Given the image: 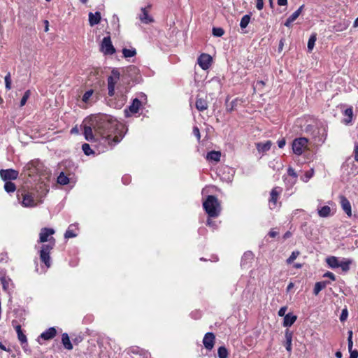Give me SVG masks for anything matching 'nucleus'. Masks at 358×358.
<instances>
[{"mask_svg":"<svg viewBox=\"0 0 358 358\" xmlns=\"http://www.w3.org/2000/svg\"><path fill=\"white\" fill-rule=\"evenodd\" d=\"M254 259V255L251 251L245 252L242 256L241 266L243 268H248L251 266V263Z\"/></svg>","mask_w":358,"mask_h":358,"instance_id":"nucleus-15","label":"nucleus"},{"mask_svg":"<svg viewBox=\"0 0 358 358\" xmlns=\"http://www.w3.org/2000/svg\"><path fill=\"white\" fill-rule=\"evenodd\" d=\"M286 310H287V307L286 306H282L280 308V310H278V315L280 317H285V315H286L287 314H285L286 313Z\"/></svg>","mask_w":358,"mask_h":358,"instance_id":"nucleus-61","label":"nucleus"},{"mask_svg":"<svg viewBox=\"0 0 358 358\" xmlns=\"http://www.w3.org/2000/svg\"><path fill=\"white\" fill-rule=\"evenodd\" d=\"M331 213V208L328 206H322L321 208L318 209V215L322 217H327L329 216Z\"/></svg>","mask_w":358,"mask_h":358,"instance_id":"nucleus-36","label":"nucleus"},{"mask_svg":"<svg viewBox=\"0 0 358 358\" xmlns=\"http://www.w3.org/2000/svg\"><path fill=\"white\" fill-rule=\"evenodd\" d=\"M57 334V330L55 327H50L43 331L39 336L45 341H48L53 338Z\"/></svg>","mask_w":358,"mask_h":358,"instance_id":"nucleus-23","label":"nucleus"},{"mask_svg":"<svg viewBox=\"0 0 358 358\" xmlns=\"http://www.w3.org/2000/svg\"><path fill=\"white\" fill-rule=\"evenodd\" d=\"M120 73L117 69H113L111 71V75L108 77V94L109 96H113L115 95V85L119 81Z\"/></svg>","mask_w":358,"mask_h":358,"instance_id":"nucleus-7","label":"nucleus"},{"mask_svg":"<svg viewBox=\"0 0 358 358\" xmlns=\"http://www.w3.org/2000/svg\"><path fill=\"white\" fill-rule=\"evenodd\" d=\"M203 207L209 217H217L220 214V203L215 196H208L203 203Z\"/></svg>","mask_w":358,"mask_h":358,"instance_id":"nucleus-4","label":"nucleus"},{"mask_svg":"<svg viewBox=\"0 0 358 358\" xmlns=\"http://www.w3.org/2000/svg\"><path fill=\"white\" fill-rule=\"evenodd\" d=\"M264 7V0H257L256 8L260 10Z\"/></svg>","mask_w":358,"mask_h":358,"instance_id":"nucleus-63","label":"nucleus"},{"mask_svg":"<svg viewBox=\"0 0 358 358\" xmlns=\"http://www.w3.org/2000/svg\"><path fill=\"white\" fill-rule=\"evenodd\" d=\"M354 155L355 161L358 162V143H355Z\"/></svg>","mask_w":358,"mask_h":358,"instance_id":"nucleus-62","label":"nucleus"},{"mask_svg":"<svg viewBox=\"0 0 358 358\" xmlns=\"http://www.w3.org/2000/svg\"><path fill=\"white\" fill-rule=\"evenodd\" d=\"M117 123L113 117L103 114L99 115L91 126H84L85 140L94 143L98 153H103L113 149L123 138L124 134L117 131Z\"/></svg>","mask_w":358,"mask_h":358,"instance_id":"nucleus-1","label":"nucleus"},{"mask_svg":"<svg viewBox=\"0 0 358 358\" xmlns=\"http://www.w3.org/2000/svg\"><path fill=\"white\" fill-rule=\"evenodd\" d=\"M237 99H235L232 100L227 106V110L229 112H231L234 110L235 107L237 106Z\"/></svg>","mask_w":358,"mask_h":358,"instance_id":"nucleus-52","label":"nucleus"},{"mask_svg":"<svg viewBox=\"0 0 358 358\" xmlns=\"http://www.w3.org/2000/svg\"><path fill=\"white\" fill-rule=\"evenodd\" d=\"M57 182L62 185H67L69 182V178L64 172H61L57 177Z\"/></svg>","mask_w":358,"mask_h":358,"instance_id":"nucleus-39","label":"nucleus"},{"mask_svg":"<svg viewBox=\"0 0 358 358\" xmlns=\"http://www.w3.org/2000/svg\"><path fill=\"white\" fill-rule=\"evenodd\" d=\"M94 94L93 90H89L84 93L82 97V101L85 103H89L90 98Z\"/></svg>","mask_w":358,"mask_h":358,"instance_id":"nucleus-44","label":"nucleus"},{"mask_svg":"<svg viewBox=\"0 0 358 358\" xmlns=\"http://www.w3.org/2000/svg\"><path fill=\"white\" fill-rule=\"evenodd\" d=\"M30 90H27L24 95L22 96V99H21V101H20V106H23L26 104L27 101V99L29 98L30 96Z\"/></svg>","mask_w":358,"mask_h":358,"instance_id":"nucleus-49","label":"nucleus"},{"mask_svg":"<svg viewBox=\"0 0 358 358\" xmlns=\"http://www.w3.org/2000/svg\"><path fill=\"white\" fill-rule=\"evenodd\" d=\"M55 234V230L51 228H43L41 230L39 234V243H45L48 242L50 238L52 237L51 236Z\"/></svg>","mask_w":358,"mask_h":358,"instance_id":"nucleus-14","label":"nucleus"},{"mask_svg":"<svg viewBox=\"0 0 358 358\" xmlns=\"http://www.w3.org/2000/svg\"><path fill=\"white\" fill-rule=\"evenodd\" d=\"M62 343L64 348L68 350H71L73 348L71 341H70V338L67 333H64L62 335Z\"/></svg>","mask_w":358,"mask_h":358,"instance_id":"nucleus-29","label":"nucleus"},{"mask_svg":"<svg viewBox=\"0 0 358 358\" xmlns=\"http://www.w3.org/2000/svg\"><path fill=\"white\" fill-rule=\"evenodd\" d=\"M350 24V22L348 20H342L339 22H337L334 26H333V30L336 32H341L346 30L349 25Z\"/></svg>","mask_w":358,"mask_h":358,"instance_id":"nucleus-19","label":"nucleus"},{"mask_svg":"<svg viewBox=\"0 0 358 358\" xmlns=\"http://www.w3.org/2000/svg\"><path fill=\"white\" fill-rule=\"evenodd\" d=\"M296 319L297 317L294 315L293 313H287L286 315H285L283 320V326L285 327H291L296 322Z\"/></svg>","mask_w":358,"mask_h":358,"instance_id":"nucleus-27","label":"nucleus"},{"mask_svg":"<svg viewBox=\"0 0 358 358\" xmlns=\"http://www.w3.org/2000/svg\"><path fill=\"white\" fill-rule=\"evenodd\" d=\"M224 31L221 27H213V34L216 37H221L224 35Z\"/></svg>","mask_w":358,"mask_h":358,"instance_id":"nucleus-47","label":"nucleus"},{"mask_svg":"<svg viewBox=\"0 0 358 358\" xmlns=\"http://www.w3.org/2000/svg\"><path fill=\"white\" fill-rule=\"evenodd\" d=\"M352 263V261L350 259H343L339 262V268L342 269L343 272H347L350 270V266Z\"/></svg>","mask_w":358,"mask_h":358,"instance_id":"nucleus-35","label":"nucleus"},{"mask_svg":"<svg viewBox=\"0 0 358 358\" xmlns=\"http://www.w3.org/2000/svg\"><path fill=\"white\" fill-rule=\"evenodd\" d=\"M196 108L199 111H203L208 108V102L206 99L202 98H196V103H195Z\"/></svg>","mask_w":358,"mask_h":358,"instance_id":"nucleus-30","label":"nucleus"},{"mask_svg":"<svg viewBox=\"0 0 358 358\" xmlns=\"http://www.w3.org/2000/svg\"><path fill=\"white\" fill-rule=\"evenodd\" d=\"M343 114L345 116L347 117V118H345L344 120V122L347 124H349L352 122V116H353V110H352V108L350 107V108H346L344 112H343Z\"/></svg>","mask_w":358,"mask_h":358,"instance_id":"nucleus-37","label":"nucleus"},{"mask_svg":"<svg viewBox=\"0 0 358 358\" xmlns=\"http://www.w3.org/2000/svg\"><path fill=\"white\" fill-rule=\"evenodd\" d=\"M329 284V281H320L317 282L313 289V294L317 295L323 289H324L327 285Z\"/></svg>","mask_w":358,"mask_h":358,"instance_id":"nucleus-32","label":"nucleus"},{"mask_svg":"<svg viewBox=\"0 0 358 358\" xmlns=\"http://www.w3.org/2000/svg\"><path fill=\"white\" fill-rule=\"evenodd\" d=\"M15 318L12 320V322H16L17 324L21 325L25 320V312L22 309H16L14 310Z\"/></svg>","mask_w":358,"mask_h":358,"instance_id":"nucleus-24","label":"nucleus"},{"mask_svg":"<svg viewBox=\"0 0 358 358\" xmlns=\"http://www.w3.org/2000/svg\"><path fill=\"white\" fill-rule=\"evenodd\" d=\"M22 200L20 202L25 208H32L36 206L34 196L29 192L22 193Z\"/></svg>","mask_w":358,"mask_h":358,"instance_id":"nucleus-12","label":"nucleus"},{"mask_svg":"<svg viewBox=\"0 0 358 358\" xmlns=\"http://www.w3.org/2000/svg\"><path fill=\"white\" fill-rule=\"evenodd\" d=\"M101 20V13L99 11L94 13L90 12L89 13V23L91 27L98 24Z\"/></svg>","mask_w":358,"mask_h":358,"instance_id":"nucleus-25","label":"nucleus"},{"mask_svg":"<svg viewBox=\"0 0 358 358\" xmlns=\"http://www.w3.org/2000/svg\"><path fill=\"white\" fill-rule=\"evenodd\" d=\"M5 86L6 90H10L11 88V78H10V73H8L7 75L5 76Z\"/></svg>","mask_w":358,"mask_h":358,"instance_id":"nucleus-50","label":"nucleus"},{"mask_svg":"<svg viewBox=\"0 0 358 358\" xmlns=\"http://www.w3.org/2000/svg\"><path fill=\"white\" fill-rule=\"evenodd\" d=\"M126 101V96L124 94H121L120 99L119 100V102L117 103V107L121 108Z\"/></svg>","mask_w":358,"mask_h":358,"instance_id":"nucleus-55","label":"nucleus"},{"mask_svg":"<svg viewBox=\"0 0 358 358\" xmlns=\"http://www.w3.org/2000/svg\"><path fill=\"white\" fill-rule=\"evenodd\" d=\"M348 308L345 307V308H343L342 310L341 314L340 315V321L341 322H345L348 319Z\"/></svg>","mask_w":358,"mask_h":358,"instance_id":"nucleus-51","label":"nucleus"},{"mask_svg":"<svg viewBox=\"0 0 358 358\" xmlns=\"http://www.w3.org/2000/svg\"><path fill=\"white\" fill-rule=\"evenodd\" d=\"M12 326L15 328L17 338L22 345H27V338L26 335H24L22 331L21 325L17 324L16 322H12Z\"/></svg>","mask_w":358,"mask_h":358,"instance_id":"nucleus-17","label":"nucleus"},{"mask_svg":"<svg viewBox=\"0 0 358 358\" xmlns=\"http://www.w3.org/2000/svg\"><path fill=\"white\" fill-rule=\"evenodd\" d=\"M77 230H78V228L76 224H70L64 234V238H71L76 237L78 235L76 233Z\"/></svg>","mask_w":358,"mask_h":358,"instance_id":"nucleus-28","label":"nucleus"},{"mask_svg":"<svg viewBox=\"0 0 358 358\" xmlns=\"http://www.w3.org/2000/svg\"><path fill=\"white\" fill-rule=\"evenodd\" d=\"M190 316L194 320H198L201 318V313L199 310L193 311L190 313Z\"/></svg>","mask_w":358,"mask_h":358,"instance_id":"nucleus-53","label":"nucleus"},{"mask_svg":"<svg viewBox=\"0 0 358 358\" xmlns=\"http://www.w3.org/2000/svg\"><path fill=\"white\" fill-rule=\"evenodd\" d=\"M326 262L328 264V266L331 268H339L340 260L336 257L331 256L327 257L326 259Z\"/></svg>","mask_w":358,"mask_h":358,"instance_id":"nucleus-31","label":"nucleus"},{"mask_svg":"<svg viewBox=\"0 0 358 358\" xmlns=\"http://www.w3.org/2000/svg\"><path fill=\"white\" fill-rule=\"evenodd\" d=\"M122 54L125 58L132 57L136 55V49H134V48H131V49L123 48Z\"/></svg>","mask_w":358,"mask_h":358,"instance_id":"nucleus-42","label":"nucleus"},{"mask_svg":"<svg viewBox=\"0 0 358 358\" xmlns=\"http://www.w3.org/2000/svg\"><path fill=\"white\" fill-rule=\"evenodd\" d=\"M207 225L212 227L214 229H217L218 227V224L216 223V222L213 221L210 218L207 220Z\"/></svg>","mask_w":358,"mask_h":358,"instance_id":"nucleus-56","label":"nucleus"},{"mask_svg":"<svg viewBox=\"0 0 358 358\" xmlns=\"http://www.w3.org/2000/svg\"><path fill=\"white\" fill-rule=\"evenodd\" d=\"M215 335L212 332H208L205 334L203 339V343L207 350H211L213 349L215 343Z\"/></svg>","mask_w":358,"mask_h":358,"instance_id":"nucleus-16","label":"nucleus"},{"mask_svg":"<svg viewBox=\"0 0 358 358\" xmlns=\"http://www.w3.org/2000/svg\"><path fill=\"white\" fill-rule=\"evenodd\" d=\"M299 254H300L299 252L297 250L293 251L292 252L291 255L287 259V263L288 264H292L297 258V257L299 255Z\"/></svg>","mask_w":358,"mask_h":358,"instance_id":"nucleus-48","label":"nucleus"},{"mask_svg":"<svg viewBox=\"0 0 358 358\" xmlns=\"http://www.w3.org/2000/svg\"><path fill=\"white\" fill-rule=\"evenodd\" d=\"M308 139L305 137H300L294 139L292 142V150L296 155H301L304 148L307 146Z\"/></svg>","mask_w":358,"mask_h":358,"instance_id":"nucleus-8","label":"nucleus"},{"mask_svg":"<svg viewBox=\"0 0 358 358\" xmlns=\"http://www.w3.org/2000/svg\"><path fill=\"white\" fill-rule=\"evenodd\" d=\"M18 176L19 172L13 169L0 170V177L4 182L16 180Z\"/></svg>","mask_w":358,"mask_h":358,"instance_id":"nucleus-9","label":"nucleus"},{"mask_svg":"<svg viewBox=\"0 0 358 358\" xmlns=\"http://www.w3.org/2000/svg\"><path fill=\"white\" fill-rule=\"evenodd\" d=\"M314 175V169H310V170L305 172L304 175L301 177V180L304 182H307Z\"/></svg>","mask_w":358,"mask_h":358,"instance_id":"nucleus-46","label":"nucleus"},{"mask_svg":"<svg viewBox=\"0 0 358 358\" xmlns=\"http://www.w3.org/2000/svg\"><path fill=\"white\" fill-rule=\"evenodd\" d=\"M44 170V166L38 159L32 160L27 163L23 168V172L30 178L40 176Z\"/></svg>","mask_w":358,"mask_h":358,"instance_id":"nucleus-6","label":"nucleus"},{"mask_svg":"<svg viewBox=\"0 0 358 358\" xmlns=\"http://www.w3.org/2000/svg\"><path fill=\"white\" fill-rule=\"evenodd\" d=\"M147 103L148 98L145 93L137 94V96L132 100L131 103L124 109L125 117H129L133 114L138 113Z\"/></svg>","mask_w":358,"mask_h":358,"instance_id":"nucleus-3","label":"nucleus"},{"mask_svg":"<svg viewBox=\"0 0 358 358\" xmlns=\"http://www.w3.org/2000/svg\"><path fill=\"white\" fill-rule=\"evenodd\" d=\"M305 131L312 136L315 144L321 145L327 139L328 127L324 122L319 120L316 121L314 124H308Z\"/></svg>","mask_w":358,"mask_h":358,"instance_id":"nucleus-2","label":"nucleus"},{"mask_svg":"<svg viewBox=\"0 0 358 358\" xmlns=\"http://www.w3.org/2000/svg\"><path fill=\"white\" fill-rule=\"evenodd\" d=\"M282 192V188L280 187H273L270 193L269 202L275 206L280 194Z\"/></svg>","mask_w":358,"mask_h":358,"instance_id":"nucleus-22","label":"nucleus"},{"mask_svg":"<svg viewBox=\"0 0 358 358\" xmlns=\"http://www.w3.org/2000/svg\"><path fill=\"white\" fill-rule=\"evenodd\" d=\"M316 34H312L308 41V52H311L314 48L315 41H316Z\"/></svg>","mask_w":358,"mask_h":358,"instance_id":"nucleus-43","label":"nucleus"},{"mask_svg":"<svg viewBox=\"0 0 358 358\" xmlns=\"http://www.w3.org/2000/svg\"><path fill=\"white\" fill-rule=\"evenodd\" d=\"M8 255L6 252L0 253V263L7 262H8Z\"/></svg>","mask_w":358,"mask_h":358,"instance_id":"nucleus-60","label":"nucleus"},{"mask_svg":"<svg viewBox=\"0 0 358 358\" xmlns=\"http://www.w3.org/2000/svg\"><path fill=\"white\" fill-rule=\"evenodd\" d=\"M271 147V142L268 141L265 143H258L257 144V149L259 152H265L268 151Z\"/></svg>","mask_w":358,"mask_h":358,"instance_id":"nucleus-34","label":"nucleus"},{"mask_svg":"<svg viewBox=\"0 0 358 358\" xmlns=\"http://www.w3.org/2000/svg\"><path fill=\"white\" fill-rule=\"evenodd\" d=\"M323 277L324 278H329V279H331L333 281L336 280L335 275L332 272H330V271H327L325 273H324Z\"/></svg>","mask_w":358,"mask_h":358,"instance_id":"nucleus-57","label":"nucleus"},{"mask_svg":"<svg viewBox=\"0 0 358 358\" xmlns=\"http://www.w3.org/2000/svg\"><path fill=\"white\" fill-rule=\"evenodd\" d=\"M350 352L349 358H358V351L357 350H351Z\"/></svg>","mask_w":358,"mask_h":358,"instance_id":"nucleus-64","label":"nucleus"},{"mask_svg":"<svg viewBox=\"0 0 358 358\" xmlns=\"http://www.w3.org/2000/svg\"><path fill=\"white\" fill-rule=\"evenodd\" d=\"M212 62V57L208 54L203 53L198 57V64L203 70L208 69Z\"/></svg>","mask_w":358,"mask_h":358,"instance_id":"nucleus-13","label":"nucleus"},{"mask_svg":"<svg viewBox=\"0 0 358 358\" xmlns=\"http://www.w3.org/2000/svg\"><path fill=\"white\" fill-rule=\"evenodd\" d=\"M304 5H301L296 11H294L285 22L284 25L287 27H290L292 23L295 21L301 14Z\"/></svg>","mask_w":358,"mask_h":358,"instance_id":"nucleus-21","label":"nucleus"},{"mask_svg":"<svg viewBox=\"0 0 358 358\" xmlns=\"http://www.w3.org/2000/svg\"><path fill=\"white\" fill-rule=\"evenodd\" d=\"M82 150L84 154L87 156H90L91 155H94L95 151L91 148L90 145L88 143H83L82 145Z\"/></svg>","mask_w":358,"mask_h":358,"instance_id":"nucleus-40","label":"nucleus"},{"mask_svg":"<svg viewBox=\"0 0 358 358\" xmlns=\"http://www.w3.org/2000/svg\"><path fill=\"white\" fill-rule=\"evenodd\" d=\"M228 350L224 346H220L217 350V355L219 358H227Z\"/></svg>","mask_w":358,"mask_h":358,"instance_id":"nucleus-45","label":"nucleus"},{"mask_svg":"<svg viewBox=\"0 0 358 358\" xmlns=\"http://www.w3.org/2000/svg\"><path fill=\"white\" fill-rule=\"evenodd\" d=\"M287 173L289 176H292L294 178H297V174H296L295 170L291 166L288 167Z\"/></svg>","mask_w":358,"mask_h":358,"instance_id":"nucleus-54","label":"nucleus"},{"mask_svg":"<svg viewBox=\"0 0 358 358\" xmlns=\"http://www.w3.org/2000/svg\"><path fill=\"white\" fill-rule=\"evenodd\" d=\"M101 51L105 55H113L115 52V49L112 44L110 36L104 37L101 42Z\"/></svg>","mask_w":358,"mask_h":358,"instance_id":"nucleus-11","label":"nucleus"},{"mask_svg":"<svg viewBox=\"0 0 358 358\" xmlns=\"http://www.w3.org/2000/svg\"><path fill=\"white\" fill-rule=\"evenodd\" d=\"M139 20L143 24H150L154 22V19L148 14L146 8H141V13L138 16Z\"/></svg>","mask_w":358,"mask_h":358,"instance_id":"nucleus-20","label":"nucleus"},{"mask_svg":"<svg viewBox=\"0 0 358 358\" xmlns=\"http://www.w3.org/2000/svg\"><path fill=\"white\" fill-rule=\"evenodd\" d=\"M340 203L343 211L350 217L352 215L351 204L349 200L344 196L340 197Z\"/></svg>","mask_w":358,"mask_h":358,"instance_id":"nucleus-18","label":"nucleus"},{"mask_svg":"<svg viewBox=\"0 0 358 358\" xmlns=\"http://www.w3.org/2000/svg\"><path fill=\"white\" fill-rule=\"evenodd\" d=\"M4 189L8 193H13L16 190V186L12 181H6L4 184Z\"/></svg>","mask_w":358,"mask_h":358,"instance_id":"nucleus-38","label":"nucleus"},{"mask_svg":"<svg viewBox=\"0 0 358 358\" xmlns=\"http://www.w3.org/2000/svg\"><path fill=\"white\" fill-rule=\"evenodd\" d=\"M193 134L196 137L198 141H200L201 134L199 128L195 126L193 127Z\"/></svg>","mask_w":358,"mask_h":358,"instance_id":"nucleus-58","label":"nucleus"},{"mask_svg":"<svg viewBox=\"0 0 358 358\" xmlns=\"http://www.w3.org/2000/svg\"><path fill=\"white\" fill-rule=\"evenodd\" d=\"M250 21V15L246 14L243 15L240 22V27L241 29H245L248 27Z\"/></svg>","mask_w":358,"mask_h":358,"instance_id":"nucleus-41","label":"nucleus"},{"mask_svg":"<svg viewBox=\"0 0 358 358\" xmlns=\"http://www.w3.org/2000/svg\"><path fill=\"white\" fill-rule=\"evenodd\" d=\"M0 281L2 285L3 289L7 292L9 296H10V291L13 288V283L11 279L9 277L6 276L5 273H0ZM8 301H12L11 296H10Z\"/></svg>","mask_w":358,"mask_h":358,"instance_id":"nucleus-10","label":"nucleus"},{"mask_svg":"<svg viewBox=\"0 0 358 358\" xmlns=\"http://www.w3.org/2000/svg\"><path fill=\"white\" fill-rule=\"evenodd\" d=\"M221 153L219 151H210L207 153L206 159L208 161L219 162L220 159Z\"/></svg>","mask_w":358,"mask_h":358,"instance_id":"nucleus-33","label":"nucleus"},{"mask_svg":"<svg viewBox=\"0 0 358 358\" xmlns=\"http://www.w3.org/2000/svg\"><path fill=\"white\" fill-rule=\"evenodd\" d=\"M131 176L129 175H124L122 178V181L123 184H124V185L129 184L131 182Z\"/></svg>","mask_w":358,"mask_h":358,"instance_id":"nucleus-59","label":"nucleus"},{"mask_svg":"<svg viewBox=\"0 0 358 358\" xmlns=\"http://www.w3.org/2000/svg\"><path fill=\"white\" fill-rule=\"evenodd\" d=\"M55 245V239L51 237L49 240V243L47 244H43L39 252L40 259L43 263L46 268L51 266L52 261L50 257V252Z\"/></svg>","mask_w":358,"mask_h":358,"instance_id":"nucleus-5","label":"nucleus"},{"mask_svg":"<svg viewBox=\"0 0 358 358\" xmlns=\"http://www.w3.org/2000/svg\"><path fill=\"white\" fill-rule=\"evenodd\" d=\"M285 339H286L285 348H286L287 351L290 354L292 350V342L293 333L292 331H290L289 330L287 329L285 333Z\"/></svg>","mask_w":358,"mask_h":358,"instance_id":"nucleus-26","label":"nucleus"}]
</instances>
